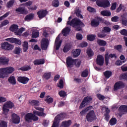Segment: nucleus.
<instances>
[{
    "mask_svg": "<svg viewBox=\"0 0 127 127\" xmlns=\"http://www.w3.org/2000/svg\"><path fill=\"white\" fill-rule=\"evenodd\" d=\"M35 109L39 111L34 110L33 113H27L25 116V121L27 122V123H31L32 121H33V122H37V121L39 120L38 117L46 116V114L44 113V109L37 107H35ZM36 116H38V117Z\"/></svg>",
    "mask_w": 127,
    "mask_h": 127,
    "instance_id": "1",
    "label": "nucleus"
},
{
    "mask_svg": "<svg viewBox=\"0 0 127 127\" xmlns=\"http://www.w3.org/2000/svg\"><path fill=\"white\" fill-rule=\"evenodd\" d=\"M67 118V114L65 113H61L58 115L54 119L53 124L51 127H59V123H58V121H60L61 120H64Z\"/></svg>",
    "mask_w": 127,
    "mask_h": 127,
    "instance_id": "2",
    "label": "nucleus"
},
{
    "mask_svg": "<svg viewBox=\"0 0 127 127\" xmlns=\"http://www.w3.org/2000/svg\"><path fill=\"white\" fill-rule=\"evenodd\" d=\"M67 24L70 25L72 27L75 28L76 26H79L80 25H85L84 23L79 19V18L75 17L71 20V21H68L67 22Z\"/></svg>",
    "mask_w": 127,
    "mask_h": 127,
    "instance_id": "3",
    "label": "nucleus"
},
{
    "mask_svg": "<svg viewBox=\"0 0 127 127\" xmlns=\"http://www.w3.org/2000/svg\"><path fill=\"white\" fill-rule=\"evenodd\" d=\"M86 119L88 123H93L94 121H96L97 120V116H96L95 111L94 110L89 111L86 116Z\"/></svg>",
    "mask_w": 127,
    "mask_h": 127,
    "instance_id": "4",
    "label": "nucleus"
},
{
    "mask_svg": "<svg viewBox=\"0 0 127 127\" xmlns=\"http://www.w3.org/2000/svg\"><path fill=\"white\" fill-rule=\"evenodd\" d=\"M101 23H104V19L101 17H96L91 21V25L93 27H98Z\"/></svg>",
    "mask_w": 127,
    "mask_h": 127,
    "instance_id": "5",
    "label": "nucleus"
},
{
    "mask_svg": "<svg viewBox=\"0 0 127 127\" xmlns=\"http://www.w3.org/2000/svg\"><path fill=\"white\" fill-rule=\"evenodd\" d=\"M92 101H93L92 96H86L84 97L79 106V109H83V108H85L87 104H90Z\"/></svg>",
    "mask_w": 127,
    "mask_h": 127,
    "instance_id": "6",
    "label": "nucleus"
},
{
    "mask_svg": "<svg viewBox=\"0 0 127 127\" xmlns=\"http://www.w3.org/2000/svg\"><path fill=\"white\" fill-rule=\"evenodd\" d=\"M1 48L4 50H12L13 49V46L7 42H5L1 44Z\"/></svg>",
    "mask_w": 127,
    "mask_h": 127,
    "instance_id": "7",
    "label": "nucleus"
},
{
    "mask_svg": "<svg viewBox=\"0 0 127 127\" xmlns=\"http://www.w3.org/2000/svg\"><path fill=\"white\" fill-rule=\"evenodd\" d=\"M66 65H67V67L69 68H71L72 66H74L76 64V61L71 57H68L66 58Z\"/></svg>",
    "mask_w": 127,
    "mask_h": 127,
    "instance_id": "8",
    "label": "nucleus"
},
{
    "mask_svg": "<svg viewBox=\"0 0 127 127\" xmlns=\"http://www.w3.org/2000/svg\"><path fill=\"white\" fill-rule=\"evenodd\" d=\"M6 41H9L10 43H15L17 45H20L21 44V41L19 39L14 38H8L5 39Z\"/></svg>",
    "mask_w": 127,
    "mask_h": 127,
    "instance_id": "9",
    "label": "nucleus"
},
{
    "mask_svg": "<svg viewBox=\"0 0 127 127\" xmlns=\"http://www.w3.org/2000/svg\"><path fill=\"white\" fill-rule=\"evenodd\" d=\"M48 45H49V41H48V39H43L41 44V47L42 50H47Z\"/></svg>",
    "mask_w": 127,
    "mask_h": 127,
    "instance_id": "10",
    "label": "nucleus"
},
{
    "mask_svg": "<svg viewBox=\"0 0 127 127\" xmlns=\"http://www.w3.org/2000/svg\"><path fill=\"white\" fill-rule=\"evenodd\" d=\"M104 62H105L104 57L101 55H98L96 59V64L99 66H103L104 65Z\"/></svg>",
    "mask_w": 127,
    "mask_h": 127,
    "instance_id": "11",
    "label": "nucleus"
},
{
    "mask_svg": "<svg viewBox=\"0 0 127 127\" xmlns=\"http://www.w3.org/2000/svg\"><path fill=\"white\" fill-rule=\"evenodd\" d=\"M11 121L13 124H19L20 123V117L15 113H13L11 115Z\"/></svg>",
    "mask_w": 127,
    "mask_h": 127,
    "instance_id": "12",
    "label": "nucleus"
},
{
    "mask_svg": "<svg viewBox=\"0 0 127 127\" xmlns=\"http://www.w3.org/2000/svg\"><path fill=\"white\" fill-rule=\"evenodd\" d=\"M125 87V83L122 81L117 82L114 86V89L115 91H118V90H120V89H123V88Z\"/></svg>",
    "mask_w": 127,
    "mask_h": 127,
    "instance_id": "13",
    "label": "nucleus"
},
{
    "mask_svg": "<svg viewBox=\"0 0 127 127\" xmlns=\"http://www.w3.org/2000/svg\"><path fill=\"white\" fill-rule=\"evenodd\" d=\"M17 81L19 82V83L25 84L28 83V81H29V78L25 76H19L17 78Z\"/></svg>",
    "mask_w": 127,
    "mask_h": 127,
    "instance_id": "14",
    "label": "nucleus"
},
{
    "mask_svg": "<svg viewBox=\"0 0 127 127\" xmlns=\"http://www.w3.org/2000/svg\"><path fill=\"white\" fill-rule=\"evenodd\" d=\"M48 13V11H47V10L42 9L38 11L37 13V14L39 18H40L41 19L42 18L45 17L46 15H47Z\"/></svg>",
    "mask_w": 127,
    "mask_h": 127,
    "instance_id": "15",
    "label": "nucleus"
},
{
    "mask_svg": "<svg viewBox=\"0 0 127 127\" xmlns=\"http://www.w3.org/2000/svg\"><path fill=\"white\" fill-rule=\"evenodd\" d=\"M9 59L5 57H0V65H8Z\"/></svg>",
    "mask_w": 127,
    "mask_h": 127,
    "instance_id": "16",
    "label": "nucleus"
},
{
    "mask_svg": "<svg viewBox=\"0 0 127 127\" xmlns=\"http://www.w3.org/2000/svg\"><path fill=\"white\" fill-rule=\"evenodd\" d=\"M16 12H20L21 14H27L28 11L25 9L24 7H20L15 9Z\"/></svg>",
    "mask_w": 127,
    "mask_h": 127,
    "instance_id": "17",
    "label": "nucleus"
},
{
    "mask_svg": "<svg viewBox=\"0 0 127 127\" xmlns=\"http://www.w3.org/2000/svg\"><path fill=\"white\" fill-rule=\"evenodd\" d=\"M105 113L104 114V120L106 121V122H109V120H110V113H111V110L109 109V108L105 107Z\"/></svg>",
    "mask_w": 127,
    "mask_h": 127,
    "instance_id": "18",
    "label": "nucleus"
},
{
    "mask_svg": "<svg viewBox=\"0 0 127 127\" xmlns=\"http://www.w3.org/2000/svg\"><path fill=\"white\" fill-rule=\"evenodd\" d=\"M34 65H43L45 63L44 59H36L34 62Z\"/></svg>",
    "mask_w": 127,
    "mask_h": 127,
    "instance_id": "19",
    "label": "nucleus"
},
{
    "mask_svg": "<svg viewBox=\"0 0 127 127\" xmlns=\"http://www.w3.org/2000/svg\"><path fill=\"white\" fill-rule=\"evenodd\" d=\"M70 125H72V121L71 120L64 121L62 123L60 127H69Z\"/></svg>",
    "mask_w": 127,
    "mask_h": 127,
    "instance_id": "20",
    "label": "nucleus"
},
{
    "mask_svg": "<svg viewBox=\"0 0 127 127\" xmlns=\"http://www.w3.org/2000/svg\"><path fill=\"white\" fill-rule=\"evenodd\" d=\"M4 69H5V72H6L7 76L8 75H9V74H11V73L14 72V70H15L14 68L11 66L4 67Z\"/></svg>",
    "mask_w": 127,
    "mask_h": 127,
    "instance_id": "21",
    "label": "nucleus"
},
{
    "mask_svg": "<svg viewBox=\"0 0 127 127\" xmlns=\"http://www.w3.org/2000/svg\"><path fill=\"white\" fill-rule=\"evenodd\" d=\"M8 82L11 85H16V79H15V77L14 76H10L8 78Z\"/></svg>",
    "mask_w": 127,
    "mask_h": 127,
    "instance_id": "22",
    "label": "nucleus"
},
{
    "mask_svg": "<svg viewBox=\"0 0 127 127\" xmlns=\"http://www.w3.org/2000/svg\"><path fill=\"white\" fill-rule=\"evenodd\" d=\"M6 77H7V75L6 72H5L4 68H0V78L4 79V78H6Z\"/></svg>",
    "mask_w": 127,
    "mask_h": 127,
    "instance_id": "23",
    "label": "nucleus"
},
{
    "mask_svg": "<svg viewBox=\"0 0 127 127\" xmlns=\"http://www.w3.org/2000/svg\"><path fill=\"white\" fill-rule=\"evenodd\" d=\"M70 31H71V29L69 27H66L62 30V32L64 36H67L70 33Z\"/></svg>",
    "mask_w": 127,
    "mask_h": 127,
    "instance_id": "24",
    "label": "nucleus"
},
{
    "mask_svg": "<svg viewBox=\"0 0 127 127\" xmlns=\"http://www.w3.org/2000/svg\"><path fill=\"white\" fill-rule=\"evenodd\" d=\"M9 30L12 32H14V31H17V30H18V25L14 24H12L10 26Z\"/></svg>",
    "mask_w": 127,
    "mask_h": 127,
    "instance_id": "25",
    "label": "nucleus"
},
{
    "mask_svg": "<svg viewBox=\"0 0 127 127\" xmlns=\"http://www.w3.org/2000/svg\"><path fill=\"white\" fill-rule=\"evenodd\" d=\"M100 13L101 15H103V16H111V15H112V13H111V11L107 10L102 11Z\"/></svg>",
    "mask_w": 127,
    "mask_h": 127,
    "instance_id": "26",
    "label": "nucleus"
},
{
    "mask_svg": "<svg viewBox=\"0 0 127 127\" xmlns=\"http://www.w3.org/2000/svg\"><path fill=\"white\" fill-rule=\"evenodd\" d=\"M97 43L99 46H106V45H107V42L105 40L98 39Z\"/></svg>",
    "mask_w": 127,
    "mask_h": 127,
    "instance_id": "27",
    "label": "nucleus"
},
{
    "mask_svg": "<svg viewBox=\"0 0 127 127\" xmlns=\"http://www.w3.org/2000/svg\"><path fill=\"white\" fill-rule=\"evenodd\" d=\"M71 47L72 46L70 44H66L64 47L63 52L64 53H67L71 49Z\"/></svg>",
    "mask_w": 127,
    "mask_h": 127,
    "instance_id": "28",
    "label": "nucleus"
},
{
    "mask_svg": "<svg viewBox=\"0 0 127 127\" xmlns=\"http://www.w3.org/2000/svg\"><path fill=\"white\" fill-rule=\"evenodd\" d=\"M29 104L34 107H36L39 106V101L36 100H30Z\"/></svg>",
    "mask_w": 127,
    "mask_h": 127,
    "instance_id": "29",
    "label": "nucleus"
},
{
    "mask_svg": "<svg viewBox=\"0 0 127 127\" xmlns=\"http://www.w3.org/2000/svg\"><path fill=\"white\" fill-rule=\"evenodd\" d=\"M32 67L30 65H25L24 66H22L21 67H20L19 70H21V71H28L29 70H31Z\"/></svg>",
    "mask_w": 127,
    "mask_h": 127,
    "instance_id": "30",
    "label": "nucleus"
},
{
    "mask_svg": "<svg viewBox=\"0 0 127 127\" xmlns=\"http://www.w3.org/2000/svg\"><path fill=\"white\" fill-rule=\"evenodd\" d=\"M3 106H5L6 107L8 108V109H12L14 105L11 101H8L5 103Z\"/></svg>",
    "mask_w": 127,
    "mask_h": 127,
    "instance_id": "31",
    "label": "nucleus"
},
{
    "mask_svg": "<svg viewBox=\"0 0 127 127\" xmlns=\"http://www.w3.org/2000/svg\"><path fill=\"white\" fill-rule=\"evenodd\" d=\"M28 50V42L25 41L23 44V52H26Z\"/></svg>",
    "mask_w": 127,
    "mask_h": 127,
    "instance_id": "32",
    "label": "nucleus"
},
{
    "mask_svg": "<svg viewBox=\"0 0 127 127\" xmlns=\"http://www.w3.org/2000/svg\"><path fill=\"white\" fill-rule=\"evenodd\" d=\"M81 54V49H77L73 52V56L74 57H78Z\"/></svg>",
    "mask_w": 127,
    "mask_h": 127,
    "instance_id": "33",
    "label": "nucleus"
},
{
    "mask_svg": "<svg viewBox=\"0 0 127 127\" xmlns=\"http://www.w3.org/2000/svg\"><path fill=\"white\" fill-rule=\"evenodd\" d=\"M34 17V13H30L25 16L24 20H32V19H33Z\"/></svg>",
    "mask_w": 127,
    "mask_h": 127,
    "instance_id": "34",
    "label": "nucleus"
},
{
    "mask_svg": "<svg viewBox=\"0 0 127 127\" xmlns=\"http://www.w3.org/2000/svg\"><path fill=\"white\" fill-rule=\"evenodd\" d=\"M104 75L106 79H109V78H110L112 75V71L106 70L104 72Z\"/></svg>",
    "mask_w": 127,
    "mask_h": 127,
    "instance_id": "35",
    "label": "nucleus"
},
{
    "mask_svg": "<svg viewBox=\"0 0 127 127\" xmlns=\"http://www.w3.org/2000/svg\"><path fill=\"white\" fill-rule=\"evenodd\" d=\"M43 78L45 79V80H49L50 78H51V72H46L43 75Z\"/></svg>",
    "mask_w": 127,
    "mask_h": 127,
    "instance_id": "36",
    "label": "nucleus"
},
{
    "mask_svg": "<svg viewBox=\"0 0 127 127\" xmlns=\"http://www.w3.org/2000/svg\"><path fill=\"white\" fill-rule=\"evenodd\" d=\"M109 6H111V3H110V1L109 0H103V7L104 8L106 7H109Z\"/></svg>",
    "mask_w": 127,
    "mask_h": 127,
    "instance_id": "37",
    "label": "nucleus"
},
{
    "mask_svg": "<svg viewBox=\"0 0 127 127\" xmlns=\"http://www.w3.org/2000/svg\"><path fill=\"white\" fill-rule=\"evenodd\" d=\"M87 39L89 41H94L96 39V35H88L87 36Z\"/></svg>",
    "mask_w": 127,
    "mask_h": 127,
    "instance_id": "38",
    "label": "nucleus"
},
{
    "mask_svg": "<svg viewBox=\"0 0 127 127\" xmlns=\"http://www.w3.org/2000/svg\"><path fill=\"white\" fill-rule=\"evenodd\" d=\"M50 96H47L46 97V99H45V101L47 103V104H52L53 103V98L52 97H50Z\"/></svg>",
    "mask_w": 127,
    "mask_h": 127,
    "instance_id": "39",
    "label": "nucleus"
},
{
    "mask_svg": "<svg viewBox=\"0 0 127 127\" xmlns=\"http://www.w3.org/2000/svg\"><path fill=\"white\" fill-rule=\"evenodd\" d=\"M122 24L123 26H127V18L125 16H122Z\"/></svg>",
    "mask_w": 127,
    "mask_h": 127,
    "instance_id": "40",
    "label": "nucleus"
},
{
    "mask_svg": "<svg viewBox=\"0 0 127 127\" xmlns=\"http://www.w3.org/2000/svg\"><path fill=\"white\" fill-rule=\"evenodd\" d=\"M119 110L121 112L127 113V105H122L119 107Z\"/></svg>",
    "mask_w": 127,
    "mask_h": 127,
    "instance_id": "41",
    "label": "nucleus"
},
{
    "mask_svg": "<svg viewBox=\"0 0 127 127\" xmlns=\"http://www.w3.org/2000/svg\"><path fill=\"white\" fill-rule=\"evenodd\" d=\"M52 5L55 7H58L60 5V2H59V0H54L52 1Z\"/></svg>",
    "mask_w": 127,
    "mask_h": 127,
    "instance_id": "42",
    "label": "nucleus"
},
{
    "mask_svg": "<svg viewBox=\"0 0 127 127\" xmlns=\"http://www.w3.org/2000/svg\"><path fill=\"white\" fill-rule=\"evenodd\" d=\"M39 36V32L33 31L32 32V38H37Z\"/></svg>",
    "mask_w": 127,
    "mask_h": 127,
    "instance_id": "43",
    "label": "nucleus"
},
{
    "mask_svg": "<svg viewBox=\"0 0 127 127\" xmlns=\"http://www.w3.org/2000/svg\"><path fill=\"white\" fill-rule=\"evenodd\" d=\"M109 124L110 126H115V125H117V119L115 118H112L110 120Z\"/></svg>",
    "mask_w": 127,
    "mask_h": 127,
    "instance_id": "44",
    "label": "nucleus"
},
{
    "mask_svg": "<svg viewBox=\"0 0 127 127\" xmlns=\"http://www.w3.org/2000/svg\"><path fill=\"white\" fill-rule=\"evenodd\" d=\"M86 53L88 56V57H92L94 56V53H93V51L92 49H88L86 51Z\"/></svg>",
    "mask_w": 127,
    "mask_h": 127,
    "instance_id": "45",
    "label": "nucleus"
},
{
    "mask_svg": "<svg viewBox=\"0 0 127 127\" xmlns=\"http://www.w3.org/2000/svg\"><path fill=\"white\" fill-rule=\"evenodd\" d=\"M120 80H126L127 81V72H125L120 76Z\"/></svg>",
    "mask_w": 127,
    "mask_h": 127,
    "instance_id": "46",
    "label": "nucleus"
},
{
    "mask_svg": "<svg viewBox=\"0 0 127 127\" xmlns=\"http://www.w3.org/2000/svg\"><path fill=\"white\" fill-rule=\"evenodd\" d=\"M14 2H15L14 0H9L7 3V7H8V8H10V7H11L13 4H14Z\"/></svg>",
    "mask_w": 127,
    "mask_h": 127,
    "instance_id": "47",
    "label": "nucleus"
},
{
    "mask_svg": "<svg viewBox=\"0 0 127 127\" xmlns=\"http://www.w3.org/2000/svg\"><path fill=\"white\" fill-rule=\"evenodd\" d=\"M61 44H62V40L59 41V42L58 43H55L56 50H59L60 47H61Z\"/></svg>",
    "mask_w": 127,
    "mask_h": 127,
    "instance_id": "48",
    "label": "nucleus"
},
{
    "mask_svg": "<svg viewBox=\"0 0 127 127\" xmlns=\"http://www.w3.org/2000/svg\"><path fill=\"white\" fill-rule=\"evenodd\" d=\"M8 23H9V21H8V20H4L1 23V24H0V28H1V27H3V26H5V25H7Z\"/></svg>",
    "mask_w": 127,
    "mask_h": 127,
    "instance_id": "49",
    "label": "nucleus"
},
{
    "mask_svg": "<svg viewBox=\"0 0 127 127\" xmlns=\"http://www.w3.org/2000/svg\"><path fill=\"white\" fill-rule=\"evenodd\" d=\"M20 51H21L20 47H16L13 51V53L19 55V54H20Z\"/></svg>",
    "mask_w": 127,
    "mask_h": 127,
    "instance_id": "50",
    "label": "nucleus"
},
{
    "mask_svg": "<svg viewBox=\"0 0 127 127\" xmlns=\"http://www.w3.org/2000/svg\"><path fill=\"white\" fill-rule=\"evenodd\" d=\"M96 4L100 7H103L104 5V0H98L96 1Z\"/></svg>",
    "mask_w": 127,
    "mask_h": 127,
    "instance_id": "51",
    "label": "nucleus"
},
{
    "mask_svg": "<svg viewBox=\"0 0 127 127\" xmlns=\"http://www.w3.org/2000/svg\"><path fill=\"white\" fill-rule=\"evenodd\" d=\"M88 75H89V71L87 69H85L82 72V73H81L82 77H84V78H86V77H87Z\"/></svg>",
    "mask_w": 127,
    "mask_h": 127,
    "instance_id": "52",
    "label": "nucleus"
},
{
    "mask_svg": "<svg viewBox=\"0 0 127 127\" xmlns=\"http://www.w3.org/2000/svg\"><path fill=\"white\" fill-rule=\"evenodd\" d=\"M59 95L60 97H63V98H65L67 96L66 92L64 90H61L59 92Z\"/></svg>",
    "mask_w": 127,
    "mask_h": 127,
    "instance_id": "53",
    "label": "nucleus"
},
{
    "mask_svg": "<svg viewBox=\"0 0 127 127\" xmlns=\"http://www.w3.org/2000/svg\"><path fill=\"white\" fill-rule=\"evenodd\" d=\"M125 62H126V61H122L120 60H118L116 62L115 64L117 65V66H121V65H123Z\"/></svg>",
    "mask_w": 127,
    "mask_h": 127,
    "instance_id": "54",
    "label": "nucleus"
},
{
    "mask_svg": "<svg viewBox=\"0 0 127 127\" xmlns=\"http://www.w3.org/2000/svg\"><path fill=\"white\" fill-rule=\"evenodd\" d=\"M9 112V109L6 107V106L3 105V114L4 115H7V113Z\"/></svg>",
    "mask_w": 127,
    "mask_h": 127,
    "instance_id": "55",
    "label": "nucleus"
},
{
    "mask_svg": "<svg viewBox=\"0 0 127 127\" xmlns=\"http://www.w3.org/2000/svg\"><path fill=\"white\" fill-rule=\"evenodd\" d=\"M114 49L117 50L119 52L123 49V46L122 45H118L114 46Z\"/></svg>",
    "mask_w": 127,
    "mask_h": 127,
    "instance_id": "56",
    "label": "nucleus"
},
{
    "mask_svg": "<svg viewBox=\"0 0 127 127\" xmlns=\"http://www.w3.org/2000/svg\"><path fill=\"white\" fill-rule=\"evenodd\" d=\"M120 33L121 35H124V36H127V30L126 29H123L120 31Z\"/></svg>",
    "mask_w": 127,
    "mask_h": 127,
    "instance_id": "57",
    "label": "nucleus"
},
{
    "mask_svg": "<svg viewBox=\"0 0 127 127\" xmlns=\"http://www.w3.org/2000/svg\"><path fill=\"white\" fill-rule=\"evenodd\" d=\"M0 127H7V123L4 121L0 122Z\"/></svg>",
    "mask_w": 127,
    "mask_h": 127,
    "instance_id": "58",
    "label": "nucleus"
},
{
    "mask_svg": "<svg viewBox=\"0 0 127 127\" xmlns=\"http://www.w3.org/2000/svg\"><path fill=\"white\" fill-rule=\"evenodd\" d=\"M111 30H112V29L109 27H104L103 28V30L102 31H104V32L109 33L111 32Z\"/></svg>",
    "mask_w": 127,
    "mask_h": 127,
    "instance_id": "59",
    "label": "nucleus"
},
{
    "mask_svg": "<svg viewBox=\"0 0 127 127\" xmlns=\"http://www.w3.org/2000/svg\"><path fill=\"white\" fill-rule=\"evenodd\" d=\"M105 64L106 65H109V59H110V58H109V54H106L105 55Z\"/></svg>",
    "mask_w": 127,
    "mask_h": 127,
    "instance_id": "60",
    "label": "nucleus"
},
{
    "mask_svg": "<svg viewBox=\"0 0 127 127\" xmlns=\"http://www.w3.org/2000/svg\"><path fill=\"white\" fill-rule=\"evenodd\" d=\"M28 9L30 10V11H31V10H36L37 9V6L36 5L34 6H29L27 7Z\"/></svg>",
    "mask_w": 127,
    "mask_h": 127,
    "instance_id": "61",
    "label": "nucleus"
},
{
    "mask_svg": "<svg viewBox=\"0 0 127 127\" xmlns=\"http://www.w3.org/2000/svg\"><path fill=\"white\" fill-rule=\"evenodd\" d=\"M97 97L98 99H99L100 100V101H104V100H105V96L100 94H98L97 95Z\"/></svg>",
    "mask_w": 127,
    "mask_h": 127,
    "instance_id": "62",
    "label": "nucleus"
},
{
    "mask_svg": "<svg viewBox=\"0 0 127 127\" xmlns=\"http://www.w3.org/2000/svg\"><path fill=\"white\" fill-rule=\"evenodd\" d=\"M9 15V12H6L4 15L0 17V21L4 19L5 17H7V16Z\"/></svg>",
    "mask_w": 127,
    "mask_h": 127,
    "instance_id": "63",
    "label": "nucleus"
},
{
    "mask_svg": "<svg viewBox=\"0 0 127 127\" xmlns=\"http://www.w3.org/2000/svg\"><path fill=\"white\" fill-rule=\"evenodd\" d=\"M117 7V2H114L112 4L111 7L110 8L111 10H115Z\"/></svg>",
    "mask_w": 127,
    "mask_h": 127,
    "instance_id": "64",
    "label": "nucleus"
}]
</instances>
